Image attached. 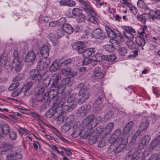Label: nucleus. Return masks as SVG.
I'll use <instances>...</instances> for the list:
<instances>
[{"mask_svg": "<svg viewBox=\"0 0 160 160\" xmlns=\"http://www.w3.org/2000/svg\"><path fill=\"white\" fill-rule=\"evenodd\" d=\"M29 74V77L32 79V82H28L26 85H24L22 88L23 92L26 96H28L29 95L28 91L31 87L33 83H35L36 84H39L41 81L42 79V78H44V77L46 76L44 74L42 76L38 70L36 69H33L30 71Z\"/></svg>", "mask_w": 160, "mask_h": 160, "instance_id": "f257e3e1", "label": "nucleus"}, {"mask_svg": "<svg viewBox=\"0 0 160 160\" xmlns=\"http://www.w3.org/2000/svg\"><path fill=\"white\" fill-rule=\"evenodd\" d=\"M54 81L52 83V87L55 88V89L49 90V91H47L45 93V98L46 100H48L49 98H50V100L53 98L56 95L59 94V89H60V84L58 82L59 80V76L56 75L54 76Z\"/></svg>", "mask_w": 160, "mask_h": 160, "instance_id": "f03ea898", "label": "nucleus"}, {"mask_svg": "<svg viewBox=\"0 0 160 160\" xmlns=\"http://www.w3.org/2000/svg\"><path fill=\"white\" fill-rule=\"evenodd\" d=\"M127 143V139L120 138L119 139L115 140L113 144L111 143L109 149L111 152L114 151L115 153H118L125 148Z\"/></svg>", "mask_w": 160, "mask_h": 160, "instance_id": "7ed1b4c3", "label": "nucleus"}, {"mask_svg": "<svg viewBox=\"0 0 160 160\" xmlns=\"http://www.w3.org/2000/svg\"><path fill=\"white\" fill-rule=\"evenodd\" d=\"M135 33V30L129 26H126L123 31V35L127 40H133Z\"/></svg>", "mask_w": 160, "mask_h": 160, "instance_id": "20e7f679", "label": "nucleus"}, {"mask_svg": "<svg viewBox=\"0 0 160 160\" xmlns=\"http://www.w3.org/2000/svg\"><path fill=\"white\" fill-rule=\"evenodd\" d=\"M52 99L53 101V109L55 111L54 115L58 117L60 116V97L58 94L56 95Z\"/></svg>", "mask_w": 160, "mask_h": 160, "instance_id": "39448f33", "label": "nucleus"}, {"mask_svg": "<svg viewBox=\"0 0 160 160\" xmlns=\"http://www.w3.org/2000/svg\"><path fill=\"white\" fill-rule=\"evenodd\" d=\"M94 115L91 114L88 116L84 119L82 124V126L83 127H86V128H94L93 127V123L94 120Z\"/></svg>", "mask_w": 160, "mask_h": 160, "instance_id": "423d86ee", "label": "nucleus"}, {"mask_svg": "<svg viewBox=\"0 0 160 160\" xmlns=\"http://www.w3.org/2000/svg\"><path fill=\"white\" fill-rule=\"evenodd\" d=\"M36 55L34 51H30L25 57V62L26 63L30 66L32 65L36 59Z\"/></svg>", "mask_w": 160, "mask_h": 160, "instance_id": "0eeeda50", "label": "nucleus"}, {"mask_svg": "<svg viewBox=\"0 0 160 160\" xmlns=\"http://www.w3.org/2000/svg\"><path fill=\"white\" fill-rule=\"evenodd\" d=\"M133 122L130 121L125 126L122 130V136L123 138H127L129 135L130 132L132 129Z\"/></svg>", "mask_w": 160, "mask_h": 160, "instance_id": "6e6552de", "label": "nucleus"}, {"mask_svg": "<svg viewBox=\"0 0 160 160\" xmlns=\"http://www.w3.org/2000/svg\"><path fill=\"white\" fill-rule=\"evenodd\" d=\"M137 149H135V150L133 149L131 150L128 153L125 160H132L134 158L139 159V158H140L139 157V154L141 153L143 154V153L141 151L138 152L137 151Z\"/></svg>", "mask_w": 160, "mask_h": 160, "instance_id": "1a4fd4ad", "label": "nucleus"}, {"mask_svg": "<svg viewBox=\"0 0 160 160\" xmlns=\"http://www.w3.org/2000/svg\"><path fill=\"white\" fill-rule=\"evenodd\" d=\"M62 32L63 33V34L61 33V36L64 35V33L68 34H72L73 31V28L70 24L68 23L63 24L61 26Z\"/></svg>", "mask_w": 160, "mask_h": 160, "instance_id": "9d476101", "label": "nucleus"}, {"mask_svg": "<svg viewBox=\"0 0 160 160\" xmlns=\"http://www.w3.org/2000/svg\"><path fill=\"white\" fill-rule=\"evenodd\" d=\"M81 6V8L85 11L92 13L93 12L89 3L83 0H78Z\"/></svg>", "mask_w": 160, "mask_h": 160, "instance_id": "9b49d317", "label": "nucleus"}, {"mask_svg": "<svg viewBox=\"0 0 160 160\" xmlns=\"http://www.w3.org/2000/svg\"><path fill=\"white\" fill-rule=\"evenodd\" d=\"M78 95L79 96H81L78 101V103L80 105L84 103L86 100L89 98V94L88 92H85L83 93L82 91L79 92Z\"/></svg>", "mask_w": 160, "mask_h": 160, "instance_id": "f8f14e48", "label": "nucleus"}, {"mask_svg": "<svg viewBox=\"0 0 160 160\" xmlns=\"http://www.w3.org/2000/svg\"><path fill=\"white\" fill-rule=\"evenodd\" d=\"M121 130L120 129H116L112 134L109 140V142L110 143H113L114 141L119 139V136L121 134Z\"/></svg>", "mask_w": 160, "mask_h": 160, "instance_id": "ddd939ff", "label": "nucleus"}, {"mask_svg": "<svg viewBox=\"0 0 160 160\" xmlns=\"http://www.w3.org/2000/svg\"><path fill=\"white\" fill-rule=\"evenodd\" d=\"M8 160H16L21 159L22 157L21 154L16 151H12L7 156Z\"/></svg>", "mask_w": 160, "mask_h": 160, "instance_id": "4468645a", "label": "nucleus"}, {"mask_svg": "<svg viewBox=\"0 0 160 160\" xmlns=\"http://www.w3.org/2000/svg\"><path fill=\"white\" fill-rule=\"evenodd\" d=\"M9 131V127L7 124L3 122L0 124V136H2L3 134H7Z\"/></svg>", "mask_w": 160, "mask_h": 160, "instance_id": "2eb2a0df", "label": "nucleus"}, {"mask_svg": "<svg viewBox=\"0 0 160 160\" xmlns=\"http://www.w3.org/2000/svg\"><path fill=\"white\" fill-rule=\"evenodd\" d=\"M73 49H76L80 53H82L85 50V43L82 42L76 43L72 46Z\"/></svg>", "mask_w": 160, "mask_h": 160, "instance_id": "dca6fc26", "label": "nucleus"}, {"mask_svg": "<svg viewBox=\"0 0 160 160\" xmlns=\"http://www.w3.org/2000/svg\"><path fill=\"white\" fill-rule=\"evenodd\" d=\"M105 30L108 37L112 38H116L118 35L117 32H119V31L117 29H114L112 30L108 27H105Z\"/></svg>", "mask_w": 160, "mask_h": 160, "instance_id": "f3484780", "label": "nucleus"}, {"mask_svg": "<svg viewBox=\"0 0 160 160\" xmlns=\"http://www.w3.org/2000/svg\"><path fill=\"white\" fill-rule=\"evenodd\" d=\"M60 62L59 60H56L49 67L50 71L55 72L58 70L60 68Z\"/></svg>", "mask_w": 160, "mask_h": 160, "instance_id": "a211bd4d", "label": "nucleus"}, {"mask_svg": "<svg viewBox=\"0 0 160 160\" xmlns=\"http://www.w3.org/2000/svg\"><path fill=\"white\" fill-rule=\"evenodd\" d=\"M44 78H42V79L40 82L42 86V87H44L45 89L47 88L51 82V79L48 78V74H47V75L44 76Z\"/></svg>", "mask_w": 160, "mask_h": 160, "instance_id": "6ab92c4d", "label": "nucleus"}, {"mask_svg": "<svg viewBox=\"0 0 160 160\" xmlns=\"http://www.w3.org/2000/svg\"><path fill=\"white\" fill-rule=\"evenodd\" d=\"M160 144V135H159L151 142L149 146V148L151 150H153L155 147H158V146H159Z\"/></svg>", "mask_w": 160, "mask_h": 160, "instance_id": "aec40b11", "label": "nucleus"}, {"mask_svg": "<svg viewBox=\"0 0 160 160\" xmlns=\"http://www.w3.org/2000/svg\"><path fill=\"white\" fill-rule=\"evenodd\" d=\"M13 146L7 143L2 144L0 146V155L2 154L1 153L7 152L13 148Z\"/></svg>", "mask_w": 160, "mask_h": 160, "instance_id": "412c9836", "label": "nucleus"}, {"mask_svg": "<svg viewBox=\"0 0 160 160\" xmlns=\"http://www.w3.org/2000/svg\"><path fill=\"white\" fill-rule=\"evenodd\" d=\"M49 49L47 45H44L41 48L40 51L41 54L44 58H47L49 54Z\"/></svg>", "mask_w": 160, "mask_h": 160, "instance_id": "4be33fe9", "label": "nucleus"}, {"mask_svg": "<svg viewBox=\"0 0 160 160\" xmlns=\"http://www.w3.org/2000/svg\"><path fill=\"white\" fill-rule=\"evenodd\" d=\"M95 50L93 48H89L84 50L82 53V55L85 58H88L91 55L94 54Z\"/></svg>", "mask_w": 160, "mask_h": 160, "instance_id": "5701e85b", "label": "nucleus"}, {"mask_svg": "<svg viewBox=\"0 0 160 160\" xmlns=\"http://www.w3.org/2000/svg\"><path fill=\"white\" fill-rule=\"evenodd\" d=\"M137 5L138 8L142 9L145 12L148 13L150 11V9L146 6L143 1L141 0H139L137 2Z\"/></svg>", "mask_w": 160, "mask_h": 160, "instance_id": "b1692460", "label": "nucleus"}, {"mask_svg": "<svg viewBox=\"0 0 160 160\" xmlns=\"http://www.w3.org/2000/svg\"><path fill=\"white\" fill-rule=\"evenodd\" d=\"M149 17L153 20L155 18L156 19L160 18V10H158L156 11H150L148 13Z\"/></svg>", "mask_w": 160, "mask_h": 160, "instance_id": "393cba45", "label": "nucleus"}, {"mask_svg": "<svg viewBox=\"0 0 160 160\" xmlns=\"http://www.w3.org/2000/svg\"><path fill=\"white\" fill-rule=\"evenodd\" d=\"M102 35L101 30L98 28L95 29L92 33L91 37L93 38H99Z\"/></svg>", "mask_w": 160, "mask_h": 160, "instance_id": "a878e982", "label": "nucleus"}, {"mask_svg": "<svg viewBox=\"0 0 160 160\" xmlns=\"http://www.w3.org/2000/svg\"><path fill=\"white\" fill-rule=\"evenodd\" d=\"M12 65L14 68V70L16 72L20 71L21 69L20 61H17L16 59L12 60Z\"/></svg>", "mask_w": 160, "mask_h": 160, "instance_id": "bb28decb", "label": "nucleus"}, {"mask_svg": "<svg viewBox=\"0 0 160 160\" xmlns=\"http://www.w3.org/2000/svg\"><path fill=\"white\" fill-rule=\"evenodd\" d=\"M69 108L68 105H65L62 108V111L61 112V118L62 120V122H63L66 118L65 113L68 111Z\"/></svg>", "mask_w": 160, "mask_h": 160, "instance_id": "cd10ccee", "label": "nucleus"}, {"mask_svg": "<svg viewBox=\"0 0 160 160\" xmlns=\"http://www.w3.org/2000/svg\"><path fill=\"white\" fill-rule=\"evenodd\" d=\"M141 36H138L136 38V41L137 44L140 47H142L146 43L145 40Z\"/></svg>", "mask_w": 160, "mask_h": 160, "instance_id": "c85d7f7f", "label": "nucleus"}, {"mask_svg": "<svg viewBox=\"0 0 160 160\" xmlns=\"http://www.w3.org/2000/svg\"><path fill=\"white\" fill-rule=\"evenodd\" d=\"M114 124L112 122H110L105 128V131L106 133H109L113 129Z\"/></svg>", "mask_w": 160, "mask_h": 160, "instance_id": "c756f323", "label": "nucleus"}, {"mask_svg": "<svg viewBox=\"0 0 160 160\" xmlns=\"http://www.w3.org/2000/svg\"><path fill=\"white\" fill-rule=\"evenodd\" d=\"M151 139V137L150 135H147L143 136L140 142L142 143L146 146L148 144Z\"/></svg>", "mask_w": 160, "mask_h": 160, "instance_id": "7c9ffc66", "label": "nucleus"}, {"mask_svg": "<svg viewBox=\"0 0 160 160\" xmlns=\"http://www.w3.org/2000/svg\"><path fill=\"white\" fill-rule=\"evenodd\" d=\"M102 59L104 60L108 61H113L116 59V57L114 55H102L101 56Z\"/></svg>", "mask_w": 160, "mask_h": 160, "instance_id": "2f4dec72", "label": "nucleus"}, {"mask_svg": "<svg viewBox=\"0 0 160 160\" xmlns=\"http://www.w3.org/2000/svg\"><path fill=\"white\" fill-rule=\"evenodd\" d=\"M133 40H127L126 42L128 47L131 50L136 49V44Z\"/></svg>", "mask_w": 160, "mask_h": 160, "instance_id": "473e14b6", "label": "nucleus"}, {"mask_svg": "<svg viewBox=\"0 0 160 160\" xmlns=\"http://www.w3.org/2000/svg\"><path fill=\"white\" fill-rule=\"evenodd\" d=\"M45 90V88L44 87L39 86L35 88L34 92L36 94H43Z\"/></svg>", "mask_w": 160, "mask_h": 160, "instance_id": "72a5a7b5", "label": "nucleus"}, {"mask_svg": "<svg viewBox=\"0 0 160 160\" xmlns=\"http://www.w3.org/2000/svg\"><path fill=\"white\" fill-rule=\"evenodd\" d=\"M149 123L147 120L142 122L140 126V129L143 131L146 129L149 126Z\"/></svg>", "mask_w": 160, "mask_h": 160, "instance_id": "f704fd0d", "label": "nucleus"}, {"mask_svg": "<svg viewBox=\"0 0 160 160\" xmlns=\"http://www.w3.org/2000/svg\"><path fill=\"white\" fill-rule=\"evenodd\" d=\"M84 84L82 83H80L76 85L75 89L78 90H79V92H80L82 91L83 93L85 92H88L87 90L85 89V88H84Z\"/></svg>", "mask_w": 160, "mask_h": 160, "instance_id": "c9c22d12", "label": "nucleus"}, {"mask_svg": "<svg viewBox=\"0 0 160 160\" xmlns=\"http://www.w3.org/2000/svg\"><path fill=\"white\" fill-rule=\"evenodd\" d=\"M54 112L55 111L53 109V110L52 109H50L48 110L46 113L45 116L47 118H50L52 117V116L54 115L57 118H58V119H59V117H56L54 115Z\"/></svg>", "mask_w": 160, "mask_h": 160, "instance_id": "e433bc0d", "label": "nucleus"}, {"mask_svg": "<svg viewBox=\"0 0 160 160\" xmlns=\"http://www.w3.org/2000/svg\"><path fill=\"white\" fill-rule=\"evenodd\" d=\"M148 16L147 14H143L142 15H138L137 17L138 20L143 23H145L146 22V17Z\"/></svg>", "mask_w": 160, "mask_h": 160, "instance_id": "4c0bfd02", "label": "nucleus"}, {"mask_svg": "<svg viewBox=\"0 0 160 160\" xmlns=\"http://www.w3.org/2000/svg\"><path fill=\"white\" fill-rule=\"evenodd\" d=\"M77 18V20L79 22H84L86 17L85 15L82 13V12L81 13L79 14Z\"/></svg>", "mask_w": 160, "mask_h": 160, "instance_id": "58836bf2", "label": "nucleus"}, {"mask_svg": "<svg viewBox=\"0 0 160 160\" xmlns=\"http://www.w3.org/2000/svg\"><path fill=\"white\" fill-rule=\"evenodd\" d=\"M104 74L101 72L94 73L92 76V78L94 79L102 78L103 77Z\"/></svg>", "mask_w": 160, "mask_h": 160, "instance_id": "ea45409f", "label": "nucleus"}, {"mask_svg": "<svg viewBox=\"0 0 160 160\" xmlns=\"http://www.w3.org/2000/svg\"><path fill=\"white\" fill-rule=\"evenodd\" d=\"M90 14H91V15L89 17L88 20L90 22L93 23L94 24H97L98 22L96 20V18L94 16L96 15V14L94 12H93L92 13Z\"/></svg>", "mask_w": 160, "mask_h": 160, "instance_id": "a19ab883", "label": "nucleus"}, {"mask_svg": "<svg viewBox=\"0 0 160 160\" xmlns=\"http://www.w3.org/2000/svg\"><path fill=\"white\" fill-rule=\"evenodd\" d=\"M82 10L77 8H74L72 11V15L75 16H77L82 12Z\"/></svg>", "mask_w": 160, "mask_h": 160, "instance_id": "79ce46f5", "label": "nucleus"}, {"mask_svg": "<svg viewBox=\"0 0 160 160\" xmlns=\"http://www.w3.org/2000/svg\"><path fill=\"white\" fill-rule=\"evenodd\" d=\"M114 112L112 111H109L104 115V118L105 120L108 121L114 115Z\"/></svg>", "mask_w": 160, "mask_h": 160, "instance_id": "37998d69", "label": "nucleus"}, {"mask_svg": "<svg viewBox=\"0 0 160 160\" xmlns=\"http://www.w3.org/2000/svg\"><path fill=\"white\" fill-rule=\"evenodd\" d=\"M102 99L101 97H98L93 104V108H96L98 107L102 103Z\"/></svg>", "mask_w": 160, "mask_h": 160, "instance_id": "c03bdc74", "label": "nucleus"}, {"mask_svg": "<svg viewBox=\"0 0 160 160\" xmlns=\"http://www.w3.org/2000/svg\"><path fill=\"white\" fill-rule=\"evenodd\" d=\"M42 62H43L42 67L44 68V69L46 68L50 63V60L48 58L42 59Z\"/></svg>", "mask_w": 160, "mask_h": 160, "instance_id": "a18cd8bd", "label": "nucleus"}, {"mask_svg": "<svg viewBox=\"0 0 160 160\" xmlns=\"http://www.w3.org/2000/svg\"><path fill=\"white\" fill-rule=\"evenodd\" d=\"M71 71V69L69 68H66L62 69V75L65 76H68L69 75Z\"/></svg>", "mask_w": 160, "mask_h": 160, "instance_id": "49530a36", "label": "nucleus"}, {"mask_svg": "<svg viewBox=\"0 0 160 160\" xmlns=\"http://www.w3.org/2000/svg\"><path fill=\"white\" fill-rule=\"evenodd\" d=\"M102 120V118L100 116H97L96 117H94V120L93 122H94L93 123V127H96L98 124L99 123V122L101 121Z\"/></svg>", "mask_w": 160, "mask_h": 160, "instance_id": "de8ad7c7", "label": "nucleus"}, {"mask_svg": "<svg viewBox=\"0 0 160 160\" xmlns=\"http://www.w3.org/2000/svg\"><path fill=\"white\" fill-rule=\"evenodd\" d=\"M104 48L107 51L109 52H112L114 51V48L112 44L105 45Z\"/></svg>", "mask_w": 160, "mask_h": 160, "instance_id": "09e8293b", "label": "nucleus"}, {"mask_svg": "<svg viewBox=\"0 0 160 160\" xmlns=\"http://www.w3.org/2000/svg\"><path fill=\"white\" fill-rule=\"evenodd\" d=\"M131 12L134 15L137 14L138 12V10L136 8L132 6L131 4L128 7Z\"/></svg>", "mask_w": 160, "mask_h": 160, "instance_id": "8fccbe9b", "label": "nucleus"}, {"mask_svg": "<svg viewBox=\"0 0 160 160\" xmlns=\"http://www.w3.org/2000/svg\"><path fill=\"white\" fill-rule=\"evenodd\" d=\"M9 137L12 140L16 139L17 137V133L14 131H11L9 134Z\"/></svg>", "mask_w": 160, "mask_h": 160, "instance_id": "3c124183", "label": "nucleus"}, {"mask_svg": "<svg viewBox=\"0 0 160 160\" xmlns=\"http://www.w3.org/2000/svg\"><path fill=\"white\" fill-rule=\"evenodd\" d=\"M118 51L119 54L122 56H124L127 53V48L125 47L121 48Z\"/></svg>", "mask_w": 160, "mask_h": 160, "instance_id": "603ef678", "label": "nucleus"}, {"mask_svg": "<svg viewBox=\"0 0 160 160\" xmlns=\"http://www.w3.org/2000/svg\"><path fill=\"white\" fill-rule=\"evenodd\" d=\"M70 128V126L68 124H66L62 126L61 128V130L63 132H66L68 131Z\"/></svg>", "mask_w": 160, "mask_h": 160, "instance_id": "864d4df0", "label": "nucleus"}, {"mask_svg": "<svg viewBox=\"0 0 160 160\" xmlns=\"http://www.w3.org/2000/svg\"><path fill=\"white\" fill-rule=\"evenodd\" d=\"M37 100L38 101H42L43 100L45 99V95L44 94H37Z\"/></svg>", "mask_w": 160, "mask_h": 160, "instance_id": "5fc2aeb1", "label": "nucleus"}, {"mask_svg": "<svg viewBox=\"0 0 160 160\" xmlns=\"http://www.w3.org/2000/svg\"><path fill=\"white\" fill-rule=\"evenodd\" d=\"M146 146L144 145L140 141L138 144L136 149L138 151H140L144 148Z\"/></svg>", "mask_w": 160, "mask_h": 160, "instance_id": "6e6d98bb", "label": "nucleus"}, {"mask_svg": "<svg viewBox=\"0 0 160 160\" xmlns=\"http://www.w3.org/2000/svg\"><path fill=\"white\" fill-rule=\"evenodd\" d=\"M97 138L98 137L96 136H92L90 137L88 141L91 144H94L96 142Z\"/></svg>", "mask_w": 160, "mask_h": 160, "instance_id": "4d7b16f0", "label": "nucleus"}, {"mask_svg": "<svg viewBox=\"0 0 160 160\" xmlns=\"http://www.w3.org/2000/svg\"><path fill=\"white\" fill-rule=\"evenodd\" d=\"M142 31L141 32V35L145 38H147V35L145 31L147 30V27L145 25H144L142 28Z\"/></svg>", "mask_w": 160, "mask_h": 160, "instance_id": "13d9d810", "label": "nucleus"}, {"mask_svg": "<svg viewBox=\"0 0 160 160\" xmlns=\"http://www.w3.org/2000/svg\"><path fill=\"white\" fill-rule=\"evenodd\" d=\"M72 60L71 59H68L64 61L61 63V65L62 66L67 65L71 63L72 62Z\"/></svg>", "mask_w": 160, "mask_h": 160, "instance_id": "bf43d9fd", "label": "nucleus"}, {"mask_svg": "<svg viewBox=\"0 0 160 160\" xmlns=\"http://www.w3.org/2000/svg\"><path fill=\"white\" fill-rule=\"evenodd\" d=\"M42 62V59H40L39 61H38L37 63V68L40 70L44 69V68H43V67H42L43 62Z\"/></svg>", "mask_w": 160, "mask_h": 160, "instance_id": "052dcab7", "label": "nucleus"}, {"mask_svg": "<svg viewBox=\"0 0 160 160\" xmlns=\"http://www.w3.org/2000/svg\"><path fill=\"white\" fill-rule=\"evenodd\" d=\"M84 108V113L86 114L88 112L91 108V106L90 105L87 104L85 106H83Z\"/></svg>", "mask_w": 160, "mask_h": 160, "instance_id": "680f3d73", "label": "nucleus"}, {"mask_svg": "<svg viewBox=\"0 0 160 160\" xmlns=\"http://www.w3.org/2000/svg\"><path fill=\"white\" fill-rule=\"evenodd\" d=\"M51 18L50 17H43L41 18V20L43 22H48L51 21Z\"/></svg>", "mask_w": 160, "mask_h": 160, "instance_id": "e2e57ef3", "label": "nucleus"}, {"mask_svg": "<svg viewBox=\"0 0 160 160\" xmlns=\"http://www.w3.org/2000/svg\"><path fill=\"white\" fill-rule=\"evenodd\" d=\"M67 96V95L66 94L64 93L62 94L61 96V97L62 99L61 100V106H63V105L65 104L64 103L66 101V99H65L66 96Z\"/></svg>", "mask_w": 160, "mask_h": 160, "instance_id": "0e129e2a", "label": "nucleus"}, {"mask_svg": "<svg viewBox=\"0 0 160 160\" xmlns=\"http://www.w3.org/2000/svg\"><path fill=\"white\" fill-rule=\"evenodd\" d=\"M12 67L9 65H6L5 67L4 70L7 73L10 72L12 68Z\"/></svg>", "mask_w": 160, "mask_h": 160, "instance_id": "69168bd1", "label": "nucleus"}, {"mask_svg": "<svg viewBox=\"0 0 160 160\" xmlns=\"http://www.w3.org/2000/svg\"><path fill=\"white\" fill-rule=\"evenodd\" d=\"M76 5L75 2L73 1L68 0H67V6L69 7H74Z\"/></svg>", "mask_w": 160, "mask_h": 160, "instance_id": "338daca9", "label": "nucleus"}, {"mask_svg": "<svg viewBox=\"0 0 160 160\" xmlns=\"http://www.w3.org/2000/svg\"><path fill=\"white\" fill-rule=\"evenodd\" d=\"M155 158V160H160V153L158 155L153 154L151 155V160Z\"/></svg>", "mask_w": 160, "mask_h": 160, "instance_id": "774afa93", "label": "nucleus"}]
</instances>
